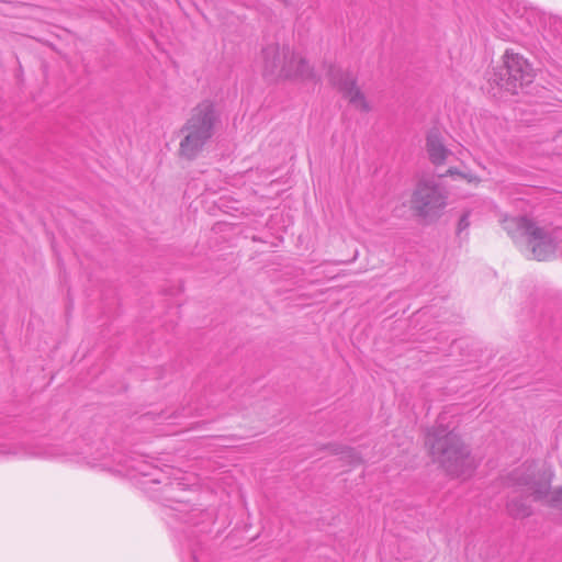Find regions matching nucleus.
I'll use <instances>...</instances> for the list:
<instances>
[{"label": "nucleus", "mask_w": 562, "mask_h": 562, "mask_svg": "<svg viewBox=\"0 0 562 562\" xmlns=\"http://www.w3.org/2000/svg\"><path fill=\"white\" fill-rule=\"evenodd\" d=\"M314 76L313 69L301 54L283 53V64L280 69V78L305 81Z\"/></svg>", "instance_id": "obj_8"}, {"label": "nucleus", "mask_w": 562, "mask_h": 562, "mask_svg": "<svg viewBox=\"0 0 562 562\" xmlns=\"http://www.w3.org/2000/svg\"><path fill=\"white\" fill-rule=\"evenodd\" d=\"M168 477H166L165 475H160L159 477H155L153 479V482L154 483H157V484H164V486L168 490V491H173L176 488V486H180L181 484L179 482H172V481H168Z\"/></svg>", "instance_id": "obj_14"}, {"label": "nucleus", "mask_w": 562, "mask_h": 562, "mask_svg": "<svg viewBox=\"0 0 562 562\" xmlns=\"http://www.w3.org/2000/svg\"><path fill=\"white\" fill-rule=\"evenodd\" d=\"M471 214H472V211H465L461 215V217H460V220L458 222V226H457V234L458 235H461L463 232H465L469 228V226H470V220L469 218H470Z\"/></svg>", "instance_id": "obj_13"}, {"label": "nucleus", "mask_w": 562, "mask_h": 562, "mask_svg": "<svg viewBox=\"0 0 562 562\" xmlns=\"http://www.w3.org/2000/svg\"><path fill=\"white\" fill-rule=\"evenodd\" d=\"M525 254L539 261L562 255V228L535 223L526 237Z\"/></svg>", "instance_id": "obj_4"}, {"label": "nucleus", "mask_w": 562, "mask_h": 562, "mask_svg": "<svg viewBox=\"0 0 562 562\" xmlns=\"http://www.w3.org/2000/svg\"><path fill=\"white\" fill-rule=\"evenodd\" d=\"M513 484L526 496L535 502L562 510V490H550V479L544 475L536 476L533 473L516 471L512 479Z\"/></svg>", "instance_id": "obj_5"}, {"label": "nucleus", "mask_w": 562, "mask_h": 562, "mask_svg": "<svg viewBox=\"0 0 562 562\" xmlns=\"http://www.w3.org/2000/svg\"><path fill=\"white\" fill-rule=\"evenodd\" d=\"M330 81L333 85L337 86L341 92H344L345 97L356 109L361 111L370 110L364 95L356 87L352 76L349 74H341L339 70L333 69L330 70Z\"/></svg>", "instance_id": "obj_7"}, {"label": "nucleus", "mask_w": 562, "mask_h": 562, "mask_svg": "<svg viewBox=\"0 0 562 562\" xmlns=\"http://www.w3.org/2000/svg\"><path fill=\"white\" fill-rule=\"evenodd\" d=\"M513 26H514V22H513V21H510L509 26H508V30H509V31H512Z\"/></svg>", "instance_id": "obj_17"}, {"label": "nucleus", "mask_w": 562, "mask_h": 562, "mask_svg": "<svg viewBox=\"0 0 562 562\" xmlns=\"http://www.w3.org/2000/svg\"><path fill=\"white\" fill-rule=\"evenodd\" d=\"M426 147L429 159L434 165H442L451 154L450 150L446 148L437 131H431L428 134Z\"/></svg>", "instance_id": "obj_10"}, {"label": "nucleus", "mask_w": 562, "mask_h": 562, "mask_svg": "<svg viewBox=\"0 0 562 562\" xmlns=\"http://www.w3.org/2000/svg\"><path fill=\"white\" fill-rule=\"evenodd\" d=\"M36 456H40V453H35ZM41 456H44V457H57L58 453L55 452V451H45L43 453H41Z\"/></svg>", "instance_id": "obj_15"}, {"label": "nucleus", "mask_w": 562, "mask_h": 562, "mask_svg": "<svg viewBox=\"0 0 562 562\" xmlns=\"http://www.w3.org/2000/svg\"><path fill=\"white\" fill-rule=\"evenodd\" d=\"M504 65V72L499 74L498 79H494L502 89L515 94L519 88L532 81L533 69L521 55L506 49Z\"/></svg>", "instance_id": "obj_6"}, {"label": "nucleus", "mask_w": 562, "mask_h": 562, "mask_svg": "<svg viewBox=\"0 0 562 562\" xmlns=\"http://www.w3.org/2000/svg\"><path fill=\"white\" fill-rule=\"evenodd\" d=\"M446 417L439 416L436 425L426 434L425 443L432 458L441 464L448 474L468 479L477 465L469 449L459 436L445 424Z\"/></svg>", "instance_id": "obj_1"}, {"label": "nucleus", "mask_w": 562, "mask_h": 562, "mask_svg": "<svg viewBox=\"0 0 562 562\" xmlns=\"http://www.w3.org/2000/svg\"><path fill=\"white\" fill-rule=\"evenodd\" d=\"M283 53L278 45H268L262 49L263 76L280 77V69L283 64Z\"/></svg>", "instance_id": "obj_9"}, {"label": "nucleus", "mask_w": 562, "mask_h": 562, "mask_svg": "<svg viewBox=\"0 0 562 562\" xmlns=\"http://www.w3.org/2000/svg\"><path fill=\"white\" fill-rule=\"evenodd\" d=\"M448 192L434 178L422 179L412 195V207L425 218L440 215L447 205Z\"/></svg>", "instance_id": "obj_3"}, {"label": "nucleus", "mask_w": 562, "mask_h": 562, "mask_svg": "<svg viewBox=\"0 0 562 562\" xmlns=\"http://www.w3.org/2000/svg\"><path fill=\"white\" fill-rule=\"evenodd\" d=\"M502 224L512 238L516 239L526 238L535 223L526 216H506Z\"/></svg>", "instance_id": "obj_11"}, {"label": "nucleus", "mask_w": 562, "mask_h": 562, "mask_svg": "<svg viewBox=\"0 0 562 562\" xmlns=\"http://www.w3.org/2000/svg\"><path fill=\"white\" fill-rule=\"evenodd\" d=\"M507 509L509 514L514 517L524 518L531 514L530 505L526 502H518L516 499H512L507 504Z\"/></svg>", "instance_id": "obj_12"}, {"label": "nucleus", "mask_w": 562, "mask_h": 562, "mask_svg": "<svg viewBox=\"0 0 562 562\" xmlns=\"http://www.w3.org/2000/svg\"><path fill=\"white\" fill-rule=\"evenodd\" d=\"M499 35L503 36L504 38H509L512 36L510 33H507V32H502V31H498Z\"/></svg>", "instance_id": "obj_16"}, {"label": "nucleus", "mask_w": 562, "mask_h": 562, "mask_svg": "<svg viewBox=\"0 0 562 562\" xmlns=\"http://www.w3.org/2000/svg\"><path fill=\"white\" fill-rule=\"evenodd\" d=\"M218 115L214 104L204 100L195 105L181 128L184 134L179 153L187 159L195 158L214 134Z\"/></svg>", "instance_id": "obj_2"}]
</instances>
